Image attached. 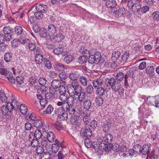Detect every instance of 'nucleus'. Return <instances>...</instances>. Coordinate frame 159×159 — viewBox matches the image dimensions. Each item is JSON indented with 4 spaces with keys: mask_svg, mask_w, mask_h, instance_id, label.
Here are the masks:
<instances>
[{
    "mask_svg": "<svg viewBox=\"0 0 159 159\" xmlns=\"http://www.w3.org/2000/svg\"><path fill=\"white\" fill-rule=\"evenodd\" d=\"M111 124V122L110 120L104 121L102 124L103 131L106 132L110 128Z\"/></svg>",
    "mask_w": 159,
    "mask_h": 159,
    "instance_id": "nucleus-17",
    "label": "nucleus"
},
{
    "mask_svg": "<svg viewBox=\"0 0 159 159\" xmlns=\"http://www.w3.org/2000/svg\"><path fill=\"white\" fill-rule=\"evenodd\" d=\"M43 59V56L41 54L36 55L35 56V60L37 64L39 65L42 63Z\"/></svg>",
    "mask_w": 159,
    "mask_h": 159,
    "instance_id": "nucleus-36",
    "label": "nucleus"
},
{
    "mask_svg": "<svg viewBox=\"0 0 159 159\" xmlns=\"http://www.w3.org/2000/svg\"><path fill=\"white\" fill-rule=\"evenodd\" d=\"M0 99L2 102H7V98L5 95L4 92H2L0 94Z\"/></svg>",
    "mask_w": 159,
    "mask_h": 159,
    "instance_id": "nucleus-64",
    "label": "nucleus"
},
{
    "mask_svg": "<svg viewBox=\"0 0 159 159\" xmlns=\"http://www.w3.org/2000/svg\"><path fill=\"white\" fill-rule=\"evenodd\" d=\"M67 95H66V93L63 94H60L59 97L61 101V102H65L68 97Z\"/></svg>",
    "mask_w": 159,
    "mask_h": 159,
    "instance_id": "nucleus-61",
    "label": "nucleus"
},
{
    "mask_svg": "<svg viewBox=\"0 0 159 159\" xmlns=\"http://www.w3.org/2000/svg\"><path fill=\"white\" fill-rule=\"evenodd\" d=\"M133 148L135 150V152L137 154H139L141 153L142 146L139 144H136L134 145Z\"/></svg>",
    "mask_w": 159,
    "mask_h": 159,
    "instance_id": "nucleus-51",
    "label": "nucleus"
},
{
    "mask_svg": "<svg viewBox=\"0 0 159 159\" xmlns=\"http://www.w3.org/2000/svg\"><path fill=\"white\" fill-rule=\"evenodd\" d=\"M34 7L37 11L44 13L47 10V7L42 3H37L33 7Z\"/></svg>",
    "mask_w": 159,
    "mask_h": 159,
    "instance_id": "nucleus-14",
    "label": "nucleus"
},
{
    "mask_svg": "<svg viewBox=\"0 0 159 159\" xmlns=\"http://www.w3.org/2000/svg\"><path fill=\"white\" fill-rule=\"evenodd\" d=\"M114 75L116 77V80H117L122 81L124 79V75L121 72L115 73Z\"/></svg>",
    "mask_w": 159,
    "mask_h": 159,
    "instance_id": "nucleus-39",
    "label": "nucleus"
},
{
    "mask_svg": "<svg viewBox=\"0 0 159 159\" xmlns=\"http://www.w3.org/2000/svg\"><path fill=\"white\" fill-rule=\"evenodd\" d=\"M106 7L110 9L111 12L118 5L115 0H107L105 3Z\"/></svg>",
    "mask_w": 159,
    "mask_h": 159,
    "instance_id": "nucleus-10",
    "label": "nucleus"
},
{
    "mask_svg": "<svg viewBox=\"0 0 159 159\" xmlns=\"http://www.w3.org/2000/svg\"><path fill=\"white\" fill-rule=\"evenodd\" d=\"M41 144L42 146V147L47 151H49L51 149V144L50 143L47 141L46 139V138L42 140Z\"/></svg>",
    "mask_w": 159,
    "mask_h": 159,
    "instance_id": "nucleus-19",
    "label": "nucleus"
},
{
    "mask_svg": "<svg viewBox=\"0 0 159 159\" xmlns=\"http://www.w3.org/2000/svg\"><path fill=\"white\" fill-rule=\"evenodd\" d=\"M53 107L52 105H49L46 108L45 111H43L44 114H51L52 112L53 111Z\"/></svg>",
    "mask_w": 159,
    "mask_h": 159,
    "instance_id": "nucleus-50",
    "label": "nucleus"
},
{
    "mask_svg": "<svg viewBox=\"0 0 159 159\" xmlns=\"http://www.w3.org/2000/svg\"><path fill=\"white\" fill-rule=\"evenodd\" d=\"M53 115L57 117L60 120H66L68 118L67 113L61 111V108H58L56 110Z\"/></svg>",
    "mask_w": 159,
    "mask_h": 159,
    "instance_id": "nucleus-4",
    "label": "nucleus"
},
{
    "mask_svg": "<svg viewBox=\"0 0 159 159\" xmlns=\"http://www.w3.org/2000/svg\"><path fill=\"white\" fill-rule=\"evenodd\" d=\"M125 11L124 8H119L118 5V7H116L111 12L115 15L117 17H119L123 15Z\"/></svg>",
    "mask_w": 159,
    "mask_h": 159,
    "instance_id": "nucleus-12",
    "label": "nucleus"
},
{
    "mask_svg": "<svg viewBox=\"0 0 159 159\" xmlns=\"http://www.w3.org/2000/svg\"><path fill=\"white\" fill-rule=\"evenodd\" d=\"M51 125L53 128H55L58 131H61L63 129L62 125L58 122L52 123Z\"/></svg>",
    "mask_w": 159,
    "mask_h": 159,
    "instance_id": "nucleus-26",
    "label": "nucleus"
},
{
    "mask_svg": "<svg viewBox=\"0 0 159 159\" xmlns=\"http://www.w3.org/2000/svg\"><path fill=\"white\" fill-rule=\"evenodd\" d=\"M105 84H107V86H109L112 90L115 92H118L120 96L124 95V90L121 87L120 83L116 80L113 78L108 79L105 81Z\"/></svg>",
    "mask_w": 159,
    "mask_h": 159,
    "instance_id": "nucleus-1",
    "label": "nucleus"
},
{
    "mask_svg": "<svg viewBox=\"0 0 159 159\" xmlns=\"http://www.w3.org/2000/svg\"><path fill=\"white\" fill-rule=\"evenodd\" d=\"M74 100L75 99L74 96H69L65 102H66L68 105L70 106H71L72 107L73 106L74 104Z\"/></svg>",
    "mask_w": 159,
    "mask_h": 159,
    "instance_id": "nucleus-48",
    "label": "nucleus"
},
{
    "mask_svg": "<svg viewBox=\"0 0 159 159\" xmlns=\"http://www.w3.org/2000/svg\"><path fill=\"white\" fill-rule=\"evenodd\" d=\"M11 102L12 105L14 110L17 111L19 109V106L20 104L18 101L15 99H13Z\"/></svg>",
    "mask_w": 159,
    "mask_h": 159,
    "instance_id": "nucleus-32",
    "label": "nucleus"
},
{
    "mask_svg": "<svg viewBox=\"0 0 159 159\" xmlns=\"http://www.w3.org/2000/svg\"><path fill=\"white\" fill-rule=\"evenodd\" d=\"M53 156H55L54 154L53 155L51 153L48 152H44L40 159H50L51 158H53Z\"/></svg>",
    "mask_w": 159,
    "mask_h": 159,
    "instance_id": "nucleus-30",
    "label": "nucleus"
},
{
    "mask_svg": "<svg viewBox=\"0 0 159 159\" xmlns=\"http://www.w3.org/2000/svg\"><path fill=\"white\" fill-rule=\"evenodd\" d=\"M43 62L45 66L48 69H51L52 67V64L49 61L47 58H44Z\"/></svg>",
    "mask_w": 159,
    "mask_h": 159,
    "instance_id": "nucleus-53",
    "label": "nucleus"
},
{
    "mask_svg": "<svg viewBox=\"0 0 159 159\" xmlns=\"http://www.w3.org/2000/svg\"><path fill=\"white\" fill-rule=\"evenodd\" d=\"M133 77V73L132 71H128L127 74L125 75L124 77L125 80L124 85L126 88H127L129 86L128 83V80H130V79H132Z\"/></svg>",
    "mask_w": 159,
    "mask_h": 159,
    "instance_id": "nucleus-16",
    "label": "nucleus"
},
{
    "mask_svg": "<svg viewBox=\"0 0 159 159\" xmlns=\"http://www.w3.org/2000/svg\"><path fill=\"white\" fill-rule=\"evenodd\" d=\"M113 136L111 134L109 133L107 134L103 138L100 144V147H104V146L107 144H111V143L113 139Z\"/></svg>",
    "mask_w": 159,
    "mask_h": 159,
    "instance_id": "nucleus-7",
    "label": "nucleus"
},
{
    "mask_svg": "<svg viewBox=\"0 0 159 159\" xmlns=\"http://www.w3.org/2000/svg\"><path fill=\"white\" fill-rule=\"evenodd\" d=\"M13 53L11 52H8L4 55V59L6 62L10 61L12 59Z\"/></svg>",
    "mask_w": 159,
    "mask_h": 159,
    "instance_id": "nucleus-34",
    "label": "nucleus"
},
{
    "mask_svg": "<svg viewBox=\"0 0 159 159\" xmlns=\"http://www.w3.org/2000/svg\"><path fill=\"white\" fill-rule=\"evenodd\" d=\"M24 78L22 76H18L17 77L15 81V84L16 82L19 84H22L24 83Z\"/></svg>",
    "mask_w": 159,
    "mask_h": 159,
    "instance_id": "nucleus-60",
    "label": "nucleus"
},
{
    "mask_svg": "<svg viewBox=\"0 0 159 159\" xmlns=\"http://www.w3.org/2000/svg\"><path fill=\"white\" fill-rule=\"evenodd\" d=\"M81 137L84 138L90 137L92 135V132L91 129L89 128H82L80 131Z\"/></svg>",
    "mask_w": 159,
    "mask_h": 159,
    "instance_id": "nucleus-11",
    "label": "nucleus"
},
{
    "mask_svg": "<svg viewBox=\"0 0 159 159\" xmlns=\"http://www.w3.org/2000/svg\"><path fill=\"white\" fill-rule=\"evenodd\" d=\"M74 97L75 100V101H79L80 102H82L86 99V93L85 92L81 91L79 92Z\"/></svg>",
    "mask_w": 159,
    "mask_h": 159,
    "instance_id": "nucleus-15",
    "label": "nucleus"
},
{
    "mask_svg": "<svg viewBox=\"0 0 159 159\" xmlns=\"http://www.w3.org/2000/svg\"><path fill=\"white\" fill-rule=\"evenodd\" d=\"M63 51V48L61 45H60L58 48L55 49L53 51V52L56 55H58L62 54Z\"/></svg>",
    "mask_w": 159,
    "mask_h": 159,
    "instance_id": "nucleus-35",
    "label": "nucleus"
},
{
    "mask_svg": "<svg viewBox=\"0 0 159 159\" xmlns=\"http://www.w3.org/2000/svg\"><path fill=\"white\" fill-rule=\"evenodd\" d=\"M95 102L96 105L98 106H101L103 103V99L101 97L98 96L95 98Z\"/></svg>",
    "mask_w": 159,
    "mask_h": 159,
    "instance_id": "nucleus-54",
    "label": "nucleus"
},
{
    "mask_svg": "<svg viewBox=\"0 0 159 159\" xmlns=\"http://www.w3.org/2000/svg\"><path fill=\"white\" fill-rule=\"evenodd\" d=\"M39 32V36L42 38H45L47 37V30L45 28H41Z\"/></svg>",
    "mask_w": 159,
    "mask_h": 159,
    "instance_id": "nucleus-45",
    "label": "nucleus"
},
{
    "mask_svg": "<svg viewBox=\"0 0 159 159\" xmlns=\"http://www.w3.org/2000/svg\"><path fill=\"white\" fill-rule=\"evenodd\" d=\"M23 31L22 28L20 25L16 26L15 27V32L17 34H21L22 33Z\"/></svg>",
    "mask_w": 159,
    "mask_h": 159,
    "instance_id": "nucleus-52",
    "label": "nucleus"
},
{
    "mask_svg": "<svg viewBox=\"0 0 159 159\" xmlns=\"http://www.w3.org/2000/svg\"><path fill=\"white\" fill-rule=\"evenodd\" d=\"M56 27L54 25L52 24L49 25L48 29V31L50 34V35H53L56 33Z\"/></svg>",
    "mask_w": 159,
    "mask_h": 159,
    "instance_id": "nucleus-23",
    "label": "nucleus"
},
{
    "mask_svg": "<svg viewBox=\"0 0 159 159\" xmlns=\"http://www.w3.org/2000/svg\"><path fill=\"white\" fill-rule=\"evenodd\" d=\"M30 145L33 147H36L38 146L39 144V143L38 140L37 139H33L32 141L30 142Z\"/></svg>",
    "mask_w": 159,
    "mask_h": 159,
    "instance_id": "nucleus-59",
    "label": "nucleus"
},
{
    "mask_svg": "<svg viewBox=\"0 0 159 159\" xmlns=\"http://www.w3.org/2000/svg\"><path fill=\"white\" fill-rule=\"evenodd\" d=\"M38 82L40 84L44 86L46 84L47 80L45 78L42 77L39 78Z\"/></svg>",
    "mask_w": 159,
    "mask_h": 159,
    "instance_id": "nucleus-63",
    "label": "nucleus"
},
{
    "mask_svg": "<svg viewBox=\"0 0 159 159\" xmlns=\"http://www.w3.org/2000/svg\"><path fill=\"white\" fill-rule=\"evenodd\" d=\"M79 81L84 86H86L88 83V80L86 77L84 76H80L79 78Z\"/></svg>",
    "mask_w": 159,
    "mask_h": 159,
    "instance_id": "nucleus-38",
    "label": "nucleus"
},
{
    "mask_svg": "<svg viewBox=\"0 0 159 159\" xmlns=\"http://www.w3.org/2000/svg\"><path fill=\"white\" fill-rule=\"evenodd\" d=\"M81 86L77 82H71V84L67 86V90L70 97H75L79 92L82 90Z\"/></svg>",
    "mask_w": 159,
    "mask_h": 159,
    "instance_id": "nucleus-2",
    "label": "nucleus"
},
{
    "mask_svg": "<svg viewBox=\"0 0 159 159\" xmlns=\"http://www.w3.org/2000/svg\"><path fill=\"white\" fill-rule=\"evenodd\" d=\"M47 135L46 138L49 143H52L55 139V136L53 133L51 131L48 132H46Z\"/></svg>",
    "mask_w": 159,
    "mask_h": 159,
    "instance_id": "nucleus-21",
    "label": "nucleus"
},
{
    "mask_svg": "<svg viewBox=\"0 0 159 159\" xmlns=\"http://www.w3.org/2000/svg\"><path fill=\"white\" fill-rule=\"evenodd\" d=\"M149 152V145L147 144L144 145L142 147L141 153L144 155L147 154V155H148Z\"/></svg>",
    "mask_w": 159,
    "mask_h": 159,
    "instance_id": "nucleus-28",
    "label": "nucleus"
},
{
    "mask_svg": "<svg viewBox=\"0 0 159 159\" xmlns=\"http://www.w3.org/2000/svg\"><path fill=\"white\" fill-rule=\"evenodd\" d=\"M101 57V53L99 52H97L94 54L89 55L88 61L89 63L92 64L94 63L97 64L99 62Z\"/></svg>",
    "mask_w": 159,
    "mask_h": 159,
    "instance_id": "nucleus-3",
    "label": "nucleus"
},
{
    "mask_svg": "<svg viewBox=\"0 0 159 159\" xmlns=\"http://www.w3.org/2000/svg\"><path fill=\"white\" fill-rule=\"evenodd\" d=\"M0 73L1 74L6 76L8 80L11 83L15 84V79L13 78V74L11 72H9L3 66L2 68L0 70Z\"/></svg>",
    "mask_w": 159,
    "mask_h": 159,
    "instance_id": "nucleus-6",
    "label": "nucleus"
},
{
    "mask_svg": "<svg viewBox=\"0 0 159 159\" xmlns=\"http://www.w3.org/2000/svg\"><path fill=\"white\" fill-rule=\"evenodd\" d=\"M80 52L83 54H90L89 50L85 47H82L80 50Z\"/></svg>",
    "mask_w": 159,
    "mask_h": 159,
    "instance_id": "nucleus-62",
    "label": "nucleus"
},
{
    "mask_svg": "<svg viewBox=\"0 0 159 159\" xmlns=\"http://www.w3.org/2000/svg\"><path fill=\"white\" fill-rule=\"evenodd\" d=\"M82 74V72L80 70L71 71L68 74V78L72 81V82H77L78 80Z\"/></svg>",
    "mask_w": 159,
    "mask_h": 159,
    "instance_id": "nucleus-5",
    "label": "nucleus"
},
{
    "mask_svg": "<svg viewBox=\"0 0 159 159\" xmlns=\"http://www.w3.org/2000/svg\"><path fill=\"white\" fill-rule=\"evenodd\" d=\"M43 123L42 120L39 119L38 118L34 122V127L37 128H40L42 127Z\"/></svg>",
    "mask_w": 159,
    "mask_h": 159,
    "instance_id": "nucleus-33",
    "label": "nucleus"
},
{
    "mask_svg": "<svg viewBox=\"0 0 159 159\" xmlns=\"http://www.w3.org/2000/svg\"><path fill=\"white\" fill-rule=\"evenodd\" d=\"M84 144L86 148H89L91 146L92 142L90 139L86 138L84 140Z\"/></svg>",
    "mask_w": 159,
    "mask_h": 159,
    "instance_id": "nucleus-58",
    "label": "nucleus"
},
{
    "mask_svg": "<svg viewBox=\"0 0 159 159\" xmlns=\"http://www.w3.org/2000/svg\"><path fill=\"white\" fill-rule=\"evenodd\" d=\"M105 93L104 88L102 87H98L96 89V94L99 96H103Z\"/></svg>",
    "mask_w": 159,
    "mask_h": 159,
    "instance_id": "nucleus-44",
    "label": "nucleus"
},
{
    "mask_svg": "<svg viewBox=\"0 0 159 159\" xmlns=\"http://www.w3.org/2000/svg\"><path fill=\"white\" fill-rule=\"evenodd\" d=\"M151 17L153 20L156 21H159V11H156L152 12Z\"/></svg>",
    "mask_w": 159,
    "mask_h": 159,
    "instance_id": "nucleus-42",
    "label": "nucleus"
},
{
    "mask_svg": "<svg viewBox=\"0 0 159 159\" xmlns=\"http://www.w3.org/2000/svg\"><path fill=\"white\" fill-rule=\"evenodd\" d=\"M8 109V108H6V106H3L2 107L1 111L3 115L9 116L10 114L11 113Z\"/></svg>",
    "mask_w": 159,
    "mask_h": 159,
    "instance_id": "nucleus-55",
    "label": "nucleus"
},
{
    "mask_svg": "<svg viewBox=\"0 0 159 159\" xmlns=\"http://www.w3.org/2000/svg\"><path fill=\"white\" fill-rule=\"evenodd\" d=\"M57 105L58 106L61 107L58 108H61V110L67 112L68 111H69L70 107H71L70 106L65 102L59 101L57 102Z\"/></svg>",
    "mask_w": 159,
    "mask_h": 159,
    "instance_id": "nucleus-13",
    "label": "nucleus"
},
{
    "mask_svg": "<svg viewBox=\"0 0 159 159\" xmlns=\"http://www.w3.org/2000/svg\"><path fill=\"white\" fill-rule=\"evenodd\" d=\"M145 71L146 74H151V75L153 76L152 74L154 71V68L153 66H148L146 68Z\"/></svg>",
    "mask_w": 159,
    "mask_h": 159,
    "instance_id": "nucleus-49",
    "label": "nucleus"
},
{
    "mask_svg": "<svg viewBox=\"0 0 159 159\" xmlns=\"http://www.w3.org/2000/svg\"><path fill=\"white\" fill-rule=\"evenodd\" d=\"M20 109L21 113L23 115L26 114L28 111L27 107L25 104H21L20 105Z\"/></svg>",
    "mask_w": 159,
    "mask_h": 159,
    "instance_id": "nucleus-41",
    "label": "nucleus"
},
{
    "mask_svg": "<svg viewBox=\"0 0 159 159\" xmlns=\"http://www.w3.org/2000/svg\"><path fill=\"white\" fill-rule=\"evenodd\" d=\"M19 42L22 44L26 46H28L29 43L30 41L28 39H26L23 34L20 36V38L19 39Z\"/></svg>",
    "mask_w": 159,
    "mask_h": 159,
    "instance_id": "nucleus-25",
    "label": "nucleus"
},
{
    "mask_svg": "<svg viewBox=\"0 0 159 159\" xmlns=\"http://www.w3.org/2000/svg\"><path fill=\"white\" fill-rule=\"evenodd\" d=\"M54 68L56 70L60 71L63 70L65 68L63 65L59 63H57L54 65Z\"/></svg>",
    "mask_w": 159,
    "mask_h": 159,
    "instance_id": "nucleus-37",
    "label": "nucleus"
},
{
    "mask_svg": "<svg viewBox=\"0 0 159 159\" xmlns=\"http://www.w3.org/2000/svg\"><path fill=\"white\" fill-rule=\"evenodd\" d=\"M51 149L52 150V152L56 153L59 150L60 148H62V146H57L56 144H52L51 145Z\"/></svg>",
    "mask_w": 159,
    "mask_h": 159,
    "instance_id": "nucleus-56",
    "label": "nucleus"
},
{
    "mask_svg": "<svg viewBox=\"0 0 159 159\" xmlns=\"http://www.w3.org/2000/svg\"><path fill=\"white\" fill-rule=\"evenodd\" d=\"M88 57L85 56H82L80 57L78 59V62L80 64L85 63L87 61Z\"/></svg>",
    "mask_w": 159,
    "mask_h": 159,
    "instance_id": "nucleus-43",
    "label": "nucleus"
},
{
    "mask_svg": "<svg viewBox=\"0 0 159 159\" xmlns=\"http://www.w3.org/2000/svg\"><path fill=\"white\" fill-rule=\"evenodd\" d=\"M79 116L75 115H72L70 118V122L72 125H77L80 127L81 124L79 121Z\"/></svg>",
    "mask_w": 159,
    "mask_h": 159,
    "instance_id": "nucleus-18",
    "label": "nucleus"
},
{
    "mask_svg": "<svg viewBox=\"0 0 159 159\" xmlns=\"http://www.w3.org/2000/svg\"><path fill=\"white\" fill-rule=\"evenodd\" d=\"M34 135L35 139L38 140L40 139L42 137V134L41 131L40 129H36L35 132L34 133Z\"/></svg>",
    "mask_w": 159,
    "mask_h": 159,
    "instance_id": "nucleus-46",
    "label": "nucleus"
},
{
    "mask_svg": "<svg viewBox=\"0 0 159 159\" xmlns=\"http://www.w3.org/2000/svg\"><path fill=\"white\" fill-rule=\"evenodd\" d=\"M74 59V57L71 55H67L64 58V61L65 63L68 64L71 62Z\"/></svg>",
    "mask_w": 159,
    "mask_h": 159,
    "instance_id": "nucleus-47",
    "label": "nucleus"
},
{
    "mask_svg": "<svg viewBox=\"0 0 159 159\" xmlns=\"http://www.w3.org/2000/svg\"><path fill=\"white\" fill-rule=\"evenodd\" d=\"M61 85V82L58 80H53L51 83V86L54 89L59 88Z\"/></svg>",
    "mask_w": 159,
    "mask_h": 159,
    "instance_id": "nucleus-24",
    "label": "nucleus"
},
{
    "mask_svg": "<svg viewBox=\"0 0 159 159\" xmlns=\"http://www.w3.org/2000/svg\"><path fill=\"white\" fill-rule=\"evenodd\" d=\"M4 35L6 36L7 40H11L12 38V29L9 26L5 27L3 29Z\"/></svg>",
    "mask_w": 159,
    "mask_h": 159,
    "instance_id": "nucleus-9",
    "label": "nucleus"
},
{
    "mask_svg": "<svg viewBox=\"0 0 159 159\" xmlns=\"http://www.w3.org/2000/svg\"><path fill=\"white\" fill-rule=\"evenodd\" d=\"M120 53L119 51H115L112 55L111 59L114 62H116L119 64L122 63L120 57Z\"/></svg>",
    "mask_w": 159,
    "mask_h": 159,
    "instance_id": "nucleus-8",
    "label": "nucleus"
},
{
    "mask_svg": "<svg viewBox=\"0 0 159 159\" xmlns=\"http://www.w3.org/2000/svg\"><path fill=\"white\" fill-rule=\"evenodd\" d=\"M141 7V4L139 2H135L131 10L133 11L134 12H138L140 11Z\"/></svg>",
    "mask_w": 159,
    "mask_h": 159,
    "instance_id": "nucleus-27",
    "label": "nucleus"
},
{
    "mask_svg": "<svg viewBox=\"0 0 159 159\" xmlns=\"http://www.w3.org/2000/svg\"><path fill=\"white\" fill-rule=\"evenodd\" d=\"M44 151V149L41 146H38L35 150V152L37 155L42 154Z\"/></svg>",
    "mask_w": 159,
    "mask_h": 159,
    "instance_id": "nucleus-57",
    "label": "nucleus"
},
{
    "mask_svg": "<svg viewBox=\"0 0 159 159\" xmlns=\"http://www.w3.org/2000/svg\"><path fill=\"white\" fill-rule=\"evenodd\" d=\"M151 101H155L154 103L150 102V103L156 107H159V95L155 96L154 97H152L151 98Z\"/></svg>",
    "mask_w": 159,
    "mask_h": 159,
    "instance_id": "nucleus-31",
    "label": "nucleus"
},
{
    "mask_svg": "<svg viewBox=\"0 0 159 159\" xmlns=\"http://www.w3.org/2000/svg\"><path fill=\"white\" fill-rule=\"evenodd\" d=\"M64 36L62 33H59L56 34L52 38L53 41L54 42L59 43L64 39Z\"/></svg>",
    "mask_w": 159,
    "mask_h": 159,
    "instance_id": "nucleus-22",
    "label": "nucleus"
},
{
    "mask_svg": "<svg viewBox=\"0 0 159 159\" xmlns=\"http://www.w3.org/2000/svg\"><path fill=\"white\" fill-rule=\"evenodd\" d=\"M83 107L84 108L87 109H90L92 107L90 100L89 99L85 100L83 103Z\"/></svg>",
    "mask_w": 159,
    "mask_h": 159,
    "instance_id": "nucleus-40",
    "label": "nucleus"
},
{
    "mask_svg": "<svg viewBox=\"0 0 159 159\" xmlns=\"http://www.w3.org/2000/svg\"><path fill=\"white\" fill-rule=\"evenodd\" d=\"M104 81L101 79H97L94 80L93 82V86L95 88L99 86H102L103 84Z\"/></svg>",
    "mask_w": 159,
    "mask_h": 159,
    "instance_id": "nucleus-20",
    "label": "nucleus"
},
{
    "mask_svg": "<svg viewBox=\"0 0 159 159\" xmlns=\"http://www.w3.org/2000/svg\"><path fill=\"white\" fill-rule=\"evenodd\" d=\"M111 144H109L104 146V147H101L99 144L98 148L102 151L104 150L106 153H108L111 151Z\"/></svg>",
    "mask_w": 159,
    "mask_h": 159,
    "instance_id": "nucleus-29",
    "label": "nucleus"
}]
</instances>
